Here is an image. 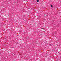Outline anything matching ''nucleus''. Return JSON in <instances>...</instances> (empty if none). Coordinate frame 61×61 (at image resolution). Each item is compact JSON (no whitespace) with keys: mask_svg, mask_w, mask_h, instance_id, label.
Masks as SVG:
<instances>
[{"mask_svg":"<svg viewBox=\"0 0 61 61\" xmlns=\"http://www.w3.org/2000/svg\"><path fill=\"white\" fill-rule=\"evenodd\" d=\"M51 7H53V5H51Z\"/></svg>","mask_w":61,"mask_h":61,"instance_id":"obj_1","label":"nucleus"},{"mask_svg":"<svg viewBox=\"0 0 61 61\" xmlns=\"http://www.w3.org/2000/svg\"><path fill=\"white\" fill-rule=\"evenodd\" d=\"M37 2H39V0H37Z\"/></svg>","mask_w":61,"mask_h":61,"instance_id":"obj_2","label":"nucleus"}]
</instances>
